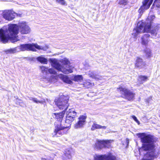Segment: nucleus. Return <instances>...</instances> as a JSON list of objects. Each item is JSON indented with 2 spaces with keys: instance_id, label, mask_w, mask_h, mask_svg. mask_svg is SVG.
<instances>
[{
  "instance_id": "1",
  "label": "nucleus",
  "mask_w": 160,
  "mask_h": 160,
  "mask_svg": "<svg viewBox=\"0 0 160 160\" xmlns=\"http://www.w3.org/2000/svg\"><path fill=\"white\" fill-rule=\"evenodd\" d=\"M18 30L22 34H27L30 32V28L26 22L24 21L20 22L18 26L15 24H9L8 25V30L0 29V41L5 43L9 39L13 42L20 40L18 36H17Z\"/></svg>"
},
{
  "instance_id": "2",
  "label": "nucleus",
  "mask_w": 160,
  "mask_h": 160,
  "mask_svg": "<svg viewBox=\"0 0 160 160\" xmlns=\"http://www.w3.org/2000/svg\"><path fill=\"white\" fill-rule=\"evenodd\" d=\"M139 137L143 143L142 148L139 149L140 152L142 151H148L144 155L143 160H153L154 158L157 157L154 151V137L150 135H146L143 133L139 134Z\"/></svg>"
},
{
  "instance_id": "3",
  "label": "nucleus",
  "mask_w": 160,
  "mask_h": 160,
  "mask_svg": "<svg viewBox=\"0 0 160 160\" xmlns=\"http://www.w3.org/2000/svg\"><path fill=\"white\" fill-rule=\"evenodd\" d=\"M76 115V112L73 109H69L67 112L65 126H62L60 123L56 125L54 132L52 134L53 136L59 137L64 133L63 131L64 129H67L68 131L70 127V123L74 120Z\"/></svg>"
},
{
  "instance_id": "4",
  "label": "nucleus",
  "mask_w": 160,
  "mask_h": 160,
  "mask_svg": "<svg viewBox=\"0 0 160 160\" xmlns=\"http://www.w3.org/2000/svg\"><path fill=\"white\" fill-rule=\"evenodd\" d=\"M55 104L58 107L60 110H63L62 112L54 113L55 118L58 121H60L63 118L66 111L68 106V98L64 96H62L57 100H55Z\"/></svg>"
},
{
  "instance_id": "5",
  "label": "nucleus",
  "mask_w": 160,
  "mask_h": 160,
  "mask_svg": "<svg viewBox=\"0 0 160 160\" xmlns=\"http://www.w3.org/2000/svg\"><path fill=\"white\" fill-rule=\"evenodd\" d=\"M50 60L52 63V66L58 70L66 74L73 72V67L70 66V62L67 58H64L62 61V63L64 64L63 66L58 63L55 59H51Z\"/></svg>"
},
{
  "instance_id": "6",
  "label": "nucleus",
  "mask_w": 160,
  "mask_h": 160,
  "mask_svg": "<svg viewBox=\"0 0 160 160\" xmlns=\"http://www.w3.org/2000/svg\"><path fill=\"white\" fill-rule=\"evenodd\" d=\"M41 69L42 72L44 73H45L46 74L49 73L52 74L50 78L45 77L43 78V81L46 82L55 83L57 81V77L56 72L55 69L53 68H48L44 66L41 67Z\"/></svg>"
},
{
  "instance_id": "7",
  "label": "nucleus",
  "mask_w": 160,
  "mask_h": 160,
  "mask_svg": "<svg viewBox=\"0 0 160 160\" xmlns=\"http://www.w3.org/2000/svg\"><path fill=\"white\" fill-rule=\"evenodd\" d=\"M17 48H18V51H19V52L20 51H36V48L38 50H42L45 51L48 48V47L47 46H39L37 44H21L20 46H18Z\"/></svg>"
},
{
  "instance_id": "8",
  "label": "nucleus",
  "mask_w": 160,
  "mask_h": 160,
  "mask_svg": "<svg viewBox=\"0 0 160 160\" xmlns=\"http://www.w3.org/2000/svg\"><path fill=\"white\" fill-rule=\"evenodd\" d=\"M112 141L111 140H97L93 147L97 149H101L104 147L108 148L110 146L111 143Z\"/></svg>"
},
{
  "instance_id": "9",
  "label": "nucleus",
  "mask_w": 160,
  "mask_h": 160,
  "mask_svg": "<svg viewBox=\"0 0 160 160\" xmlns=\"http://www.w3.org/2000/svg\"><path fill=\"white\" fill-rule=\"evenodd\" d=\"M144 22L142 21L138 23L137 27L133 30L132 33V35L134 38H136L140 34L145 32L144 29Z\"/></svg>"
},
{
  "instance_id": "10",
  "label": "nucleus",
  "mask_w": 160,
  "mask_h": 160,
  "mask_svg": "<svg viewBox=\"0 0 160 160\" xmlns=\"http://www.w3.org/2000/svg\"><path fill=\"white\" fill-rule=\"evenodd\" d=\"M118 91L121 94L123 95L125 98L129 100H131L133 99L134 96V94L132 92L128 90L126 88L120 87L117 88Z\"/></svg>"
},
{
  "instance_id": "11",
  "label": "nucleus",
  "mask_w": 160,
  "mask_h": 160,
  "mask_svg": "<svg viewBox=\"0 0 160 160\" xmlns=\"http://www.w3.org/2000/svg\"><path fill=\"white\" fill-rule=\"evenodd\" d=\"M2 16L6 20L8 21L12 20L15 17L14 12L12 10H5L2 11Z\"/></svg>"
},
{
  "instance_id": "12",
  "label": "nucleus",
  "mask_w": 160,
  "mask_h": 160,
  "mask_svg": "<svg viewBox=\"0 0 160 160\" xmlns=\"http://www.w3.org/2000/svg\"><path fill=\"white\" fill-rule=\"evenodd\" d=\"M86 118V115L80 116L78 118V121L74 125V128L78 129L83 127L85 124Z\"/></svg>"
},
{
  "instance_id": "13",
  "label": "nucleus",
  "mask_w": 160,
  "mask_h": 160,
  "mask_svg": "<svg viewBox=\"0 0 160 160\" xmlns=\"http://www.w3.org/2000/svg\"><path fill=\"white\" fill-rule=\"evenodd\" d=\"M153 0H143L142 3V5L139 10V12L140 13H142L144 10L148 9Z\"/></svg>"
},
{
  "instance_id": "14",
  "label": "nucleus",
  "mask_w": 160,
  "mask_h": 160,
  "mask_svg": "<svg viewBox=\"0 0 160 160\" xmlns=\"http://www.w3.org/2000/svg\"><path fill=\"white\" fill-rule=\"evenodd\" d=\"M135 65L136 68L141 69L144 67L146 63L142 59L138 57L136 58Z\"/></svg>"
},
{
  "instance_id": "15",
  "label": "nucleus",
  "mask_w": 160,
  "mask_h": 160,
  "mask_svg": "<svg viewBox=\"0 0 160 160\" xmlns=\"http://www.w3.org/2000/svg\"><path fill=\"white\" fill-rule=\"evenodd\" d=\"M88 75L90 77L96 80H103L105 79V78L106 77L105 76H102L96 74L94 71H89L88 72Z\"/></svg>"
},
{
  "instance_id": "16",
  "label": "nucleus",
  "mask_w": 160,
  "mask_h": 160,
  "mask_svg": "<svg viewBox=\"0 0 160 160\" xmlns=\"http://www.w3.org/2000/svg\"><path fill=\"white\" fill-rule=\"evenodd\" d=\"M72 149L70 148H67L64 151L63 156V160H72V156L71 152Z\"/></svg>"
},
{
  "instance_id": "17",
  "label": "nucleus",
  "mask_w": 160,
  "mask_h": 160,
  "mask_svg": "<svg viewBox=\"0 0 160 160\" xmlns=\"http://www.w3.org/2000/svg\"><path fill=\"white\" fill-rule=\"evenodd\" d=\"M150 35L148 34H144L141 38V43L145 46H147L149 41Z\"/></svg>"
},
{
  "instance_id": "18",
  "label": "nucleus",
  "mask_w": 160,
  "mask_h": 160,
  "mask_svg": "<svg viewBox=\"0 0 160 160\" xmlns=\"http://www.w3.org/2000/svg\"><path fill=\"white\" fill-rule=\"evenodd\" d=\"M58 77L66 83L70 84H73L72 82L70 79L68 77L67 75L60 74L58 75Z\"/></svg>"
},
{
  "instance_id": "19",
  "label": "nucleus",
  "mask_w": 160,
  "mask_h": 160,
  "mask_svg": "<svg viewBox=\"0 0 160 160\" xmlns=\"http://www.w3.org/2000/svg\"><path fill=\"white\" fill-rule=\"evenodd\" d=\"M148 19H149V17L146 20V22H144L145 25L144 26V29L145 32H149L151 30H150L151 25V21L149 22Z\"/></svg>"
},
{
  "instance_id": "20",
  "label": "nucleus",
  "mask_w": 160,
  "mask_h": 160,
  "mask_svg": "<svg viewBox=\"0 0 160 160\" xmlns=\"http://www.w3.org/2000/svg\"><path fill=\"white\" fill-rule=\"evenodd\" d=\"M107 128L106 126H102L98 124L97 123H93L91 128V130L92 131L95 130L96 129H105Z\"/></svg>"
},
{
  "instance_id": "21",
  "label": "nucleus",
  "mask_w": 160,
  "mask_h": 160,
  "mask_svg": "<svg viewBox=\"0 0 160 160\" xmlns=\"http://www.w3.org/2000/svg\"><path fill=\"white\" fill-rule=\"evenodd\" d=\"M71 79L75 82H81L83 80V77L82 75H74L71 77Z\"/></svg>"
},
{
  "instance_id": "22",
  "label": "nucleus",
  "mask_w": 160,
  "mask_h": 160,
  "mask_svg": "<svg viewBox=\"0 0 160 160\" xmlns=\"http://www.w3.org/2000/svg\"><path fill=\"white\" fill-rule=\"evenodd\" d=\"M159 29V28L158 27H156L151 30L149 32L151 33L152 36L153 38H156L157 37V35Z\"/></svg>"
},
{
  "instance_id": "23",
  "label": "nucleus",
  "mask_w": 160,
  "mask_h": 160,
  "mask_svg": "<svg viewBox=\"0 0 160 160\" xmlns=\"http://www.w3.org/2000/svg\"><path fill=\"white\" fill-rule=\"evenodd\" d=\"M37 60L42 63L46 64L48 62V59L45 58L43 55H41L37 58Z\"/></svg>"
},
{
  "instance_id": "24",
  "label": "nucleus",
  "mask_w": 160,
  "mask_h": 160,
  "mask_svg": "<svg viewBox=\"0 0 160 160\" xmlns=\"http://www.w3.org/2000/svg\"><path fill=\"white\" fill-rule=\"evenodd\" d=\"M144 52L146 57L149 58L152 57L151 50L149 48H146L144 50Z\"/></svg>"
},
{
  "instance_id": "25",
  "label": "nucleus",
  "mask_w": 160,
  "mask_h": 160,
  "mask_svg": "<svg viewBox=\"0 0 160 160\" xmlns=\"http://www.w3.org/2000/svg\"><path fill=\"white\" fill-rule=\"evenodd\" d=\"M18 48H17V47L12 48H10L7 50L6 51V52L7 54L8 53H13L16 52H19L18 51Z\"/></svg>"
},
{
  "instance_id": "26",
  "label": "nucleus",
  "mask_w": 160,
  "mask_h": 160,
  "mask_svg": "<svg viewBox=\"0 0 160 160\" xmlns=\"http://www.w3.org/2000/svg\"><path fill=\"white\" fill-rule=\"evenodd\" d=\"M83 85L84 87L86 88H89L93 86L94 83L87 81L83 82Z\"/></svg>"
},
{
  "instance_id": "27",
  "label": "nucleus",
  "mask_w": 160,
  "mask_h": 160,
  "mask_svg": "<svg viewBox=\"0 0 160 160\" xmlns=\"http://www.w3.org/2000/svg\"><path fill=\"white\" fill-rule=\"evenodd\" d=\"M148 79V78L147 76L141 75L139 76L138 80L141 84L143 82L147 81Z\"/></svg>"
},
{
  "instance_id": "28",
  "label": "nucleus",
  "mask_w": 160,
  "mask_h": 160,
  "mask_svg": "<svg viewBox=\"0 0 160 160\" xmlns=\"http://www.w3.org/2000/svg\"><path fill=\"white\" fill-rule=\"evenodd\" d=\"M29 98L30 100H32L34 102L36 103H42L43 102H45V100L44 99L41 100H38L37 98H34L33 97H29Z\"/></svg>"
},
{
  "instance_id": "29",
  "label": "nucleus",
  "mask_w": 160,
  "mask_h": 160,
  "mask_svg": "<svg viewBox=\"0 0 160 160\" xmlns=\"http://www.w3.org/2000/svg\"><path fill=\"white\" fill-rule=\"evenodd\" d=\"M118 4L122 6H124L128 3L127 0H118Z\"/></svg>"
},
{
  "instance_id": "30",
  "label": "nucleus",
  "mask_w": 160,
  "mask_h": 160,
  "mask_svg": "<svg viewBox=\"0 0 160 160\" xmlns=\"http://www.w3.org/2000/svg\"><path fill=\"white\" fill-rule=\"evenodd\" d=\"M16 103L17 104H18L22 107H24L25 106V103L23 102H22L21 100L19 99H17V100Z\"/></svg>"
},
{
  "instance_id": "31",
  "label": "nucleus",
  "mask_w": 160,
  "mask_h": 160,
  "mask_svg": "<svg viewBox=\"0 0 160 160\" xmlns=\"http://www.w3.org/2000/svg\"><path fill=\"white\" fill-rule=\"evenodd\" d=\"M159 3H160V0H155L153 5L159 8L160 7Z\"/></svg>"
},
{
  "instance_id": "32",
  "label": "nucleus",
  "mask_w": 160,
  "mask_h": 160,
  "mask_svg": "<svg viewBox=\"0 0 160 160\" xmlns=\"http://www.w3.org/2000/svg\"><path fill=\"white\" fill-rule=\"evenodd\" d=\"M56 2L63 5L66 4L64 0H56Z\"/></svg>"
},
{
  "instance_id": "33",
  "label": "nucleus",
  "mask_w": 160,
  "mask_h": 160,
  "mask_svg": "<svg viewBox=\"0 0 160 160\" xmlns=\"http://www.w3.org/2000/svg\"><path fill=\"white\" fill-rule=\"evenodd\" d=\"M152 100V97H150L146 99L145 100V102H146L147 104H148L150 101Z\"/></svg>"
},
{
  "instance_id": "34",
  "label": "nucleus",
  "mask_w": 160,
  "mask_h": 160,
  "mask_svg": "<svg viewBox=\"0 0 160 160\" xmlns=\"http://www.w3.org/2000/svg\"><path fill=\"white\" fill-rule=\"evenodd\" d=\"M132 118L138 124H140V122L138 120V119H137L136 117L134 116H132Z\"/></svg>"
},
{
  "instance_id": "35",
  "label": "nucleus",
  "mask_w": 160,
  "mask_h": 160,
  "mask_svg": "<svg viewBox=\"0 0 160 160\" xmlns=\"http://www.w3.org/2000/svg\"><path fill=\"white\" fill-rule=\"evenodd\" d=\"M149 18V19H148V22H149L150 21H151L152 20H153L154 18H155V16H152L151 17V19H152V20H151V19L150 18V17H148V18Z\"/></svg>"
},
{
  "instance_id": "36",
  "label": "nucleus",
  "mask_w": 160,
  "mask_h": 160,
  "mask_svg": "<svg viewBox=\"0 0 160 160\" xmlns=\"http://www.w3.org/2000/svg\"><path fill=\"white\" fill-rule=\"evenodd\" d=\"M14 15H15L16 16H17L19 17H21L22 16V13H16L15 12V13L14 14Z\"/></svg>"
},
{
  "instance_id": "37",
  "label": "nucleus",
  "mask_w": 160,
  "mask_h": 160,
  "mask_svg": "<svg viewBox=\"0 0 160 160\" xmlns=\"http://www.w3.org/2000/svg\"><path fill=\"white\" fill-rule=\"evenodd\" d=\"M41 160H48V157H45L44 158H42Z\"/></svg>"
},
{
  "instance_id": "38",
  "label": "nucleus",
  "mask_w": 160,
  "mask_h": 160,
  "mask_svg": "<svg viewBox=\"0 0 160 160\" xmlns=\"http://www.w3.org/2000/svg\"><path fill=\"white\" fill-rule=\"evenodd\" d=\"M49 157H48V160H53L52 158H51L50 159H49Z\"/></svg>"
},
{
  "instance_id": "39",
  "label": "nucleus",
  "mask_w": 160,
  "mask_h": 160,
  "mask_svg": "<svg viewBox=\"0 0 160 160\" xmlns=\"http://www.w3.org/2000/svg\"><path fill=\"white\" fill-rule=\"evenodd\" d=\"M127 144H128L129 143V140L128 139H127Z\"/></svg>"
}]
</instances>
